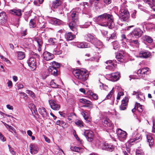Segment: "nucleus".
<instances>
[{
    "label": "nucleus",
    "mask_w": 155,
    "mask_h": 155,
    "mask_svg": "<svg viewBox=\"0 0 155 155\" xmlns=\"http://www.w3.org/2000/svg\"><path fill=\"white\" fill-rule=\"evenodd\" d=\"M99 24L104 26H108L109 28L114 27L113 18L112 15L104 13L99 16L97 18Z\"/></svg>",
    "instance_id": "f257e3e1"
},
{
    "label": "nucleus",
    "mask_w": 155,
    "mask_h": 155,
    "mask_svg": "<svg viewBox=\"0 0 155 155\" xmlns=\"http://www.w3.org/2000/svg\"><path fill=\"white\" fill-rule=\"evenodd\" d=\"M73 73L75 78L81 83L86 81L89 77L87 71L84 69L74 70Z\"/></svg>",
    "instance_id": "f03ea898"
},
{
    "label": "nucleus",
    "mask_w": 155,
    "mask_h": 155,
    "mask_svg": "<svg viewBox=\"0 0 155 155\" xmlns=\"http://www.w3.org/2000/svg\"><path fill=\"white\" fill-rule=\"evenodd\" d=\"M120 17L124 21H127L130 18V14L125 5L121 7L119 11Z\"/></svg>",
    "instance_id": "7ed1b4c3"
},
{
    "label": "nucleus",
    "mask_w": 155,
    "mask_h": 155,
    "mask_svg": "<svg viewBox=\"0 0 155 155\" xmlns=\"http://www.w3.org/2000/svg\"><path fill=\"white\" fill-rule=\"evenodd\" d=\"M52 66H49L48 71L49 74L54 76H57L58 75V69L60 67V64L54 61L52 62Z\"/></svg>",
    "instance_id": "20e7f679"
},
{
    "label": "nucleus",
    "mask_w": 155,
    "mask_h": 155,
    "mask_svg": "<svg viewBox=\"0 0 155 155\" xmlns=\"http://www.w3.org/2000/svg\"><path fill=\"white\" fill-rule=\"evenodd\" d=\"M84 38L86 40L91 42L94 45L100 46L102 45L101 43L98 40L95 36L90 34H88L84 36Z\"/></svg>",
    "instance_id": "39448f33"
},
{
    "label": "nucleus",
    "mask_w": 155,
    "mask_h": 155,
    "mask_svg": "<svg viewBox=\"0 0 155 155\" xmlns=\"http://www.w3.org/2000/svg\"><path fill=\"white\" fill-rule=\"evenodd\" d=\"M149 70V68L147 67L138 70L137 73L139 76L144 77L150 74V72Z\"/></svg>",
    "instance_id": "423d86ee"
},
{
    "label": "nucleus",
    "mask_w": 155,
    "mask_h": 155,
    "mask_svg": "<svg viewBox=\"0 0 155 155\" xmlns=\"http://www.w3.org/2000/svg\"><path fill=\"white\" fill-rule=\"evenodd\" d=\"M143 33V31L140 28H136L130 33V37L137 38L141 37Z\"/></svg>",
    "instance_id": "0eeeda50"
},
{
    "label": "nucleus",
    "mask_w": 155,
    "mask_h": 155,
    "mask_svg": "<svg viewBox=\"0 0 155 155\" xmlns=\"http://www.w3.org/2000/svg\"><path fill=\"white\" fill-rule=\"evenodd\" d=\"M28 63L32 71L34 70L36 68V59L34 57L30 58Z\"/></svg>",
    "instance_id": "6e6552de"
},
{
    "label": "nucleus",
    "mask_w": 155,
    "mask_h": 155,
    "mask_svg": "<svg viewBox=\"0 0 155 155\" xmlns=\"http://www.w3.org/2000/svg\"><path fill=\"white\" fill-rule=\"evenodd\" d=\"M84 134L89 141H91L94 136L93 132L90 130H86L84 132Z\"/></svg>",
    "instance_id": "1a4fd4ad"
},
{
    "label": "nucleus",
    "mask_w": 155,
    "mask_h": 155,
    "mask_svg": "<svg viewBox=\"0 0 155 155\" xmlns=\"http://www.w3.org/2000/svg\"><path fill=\"white\" fill-rule=\"evenodd\" d=\"M120 73L118 72L112 73L108 76L110 81H115L118 80L120 77Z\"/></svg>",
    "instance_id": "9d476101"
},
{
    "label": "nucleus",
    "mask_w": 155,
    "mask_h": 155,
    "mask_svg": "<svg viewBox=\"0 0 155 155\" xmlns=\"http://www.w3.org/2000/svg\"><path fill=\"white\" fill-rule=\"evenodd\" d=\"M78 22L72 21L69 25L70 29L76 34H77L78 33L77 23Z\"/></svg>",
    "instance_id": "9b49d317"
},
{
    "label": "nucleus",
    "mask_w": 155,
    "mask_h": 155,
    "mask_svg": "<svg viewBox=\"0 0 155 155\" xmlns=\"http://www.w3.org/2000/svg\"><path fill=\"white\" fill-rule=\"evenodd\" d=\"M49 104L51 108L54 110H58L60 107V105L58 104L54 100H51L49 101Z\"/></svg>",
    "instance_id": "f8f14e48"
},
{
    "label": "nucleus",
    "mask_w": 155,
    "mask_h": 155,
    "mask_svg": "<svg viewBox=\"0 0 155 155\" xmlns=\"http://www.w3.org/2000/svg\"><path fill=\"white\" fill-rule=\"evenodd\" d=\"M79 101L80 103L85 104V105L84 106V107L90 108H91L93 107L92 102L84 98H81L79 100Z\"/></svg>",
    "instance_id": "ddd939ff"
},
{
    "label": "nucleus",
    "mask_w": 155,
    "mask_h": 155,
    "mask_svg": "<svg viewBox=\"0 0 155 155\" xmlns=\"http://www.w3.org/2000/svg\"><path fill=\"white\" fill-rule=\"evenodd\" d=\"M43 58L45 60L49 61L52 59L54 57L53 54L47 51H45L43 54Z\"/></svg>",
    "instance_id": "4468645a"
},
{
    "label": "nucleus",
    "mask_w": 155,
    "mask_h": 155,
    "mask_svg": "<svg viewBox=\"0 0 155 155\" xmlns=\"http://www.w3.org/2000/svg\"><path fill=\"white\" fill-rule=\"evenodd\" d=\"M9 12L11 14L18 17H21L22 15L21 10L17 8L10 10Z\"/></svg>",
    "instance_id": "2eb2a0df"
},
{
    "label": "nucleus",
    "mask_w": 155,
    "mask_h": 155,
    "mask_svg": "<svg viewBox=\"0 0 155 155\" xmlns=\"http://www.w3.org/2000/svg\"><path fill=\"white\" fill-rule=\"evenodd\" d=\"M151 55V53L147 50L141 51L139 54V57L140 58H147Z\"/></svg>",
    "instance_id": "dca6fc26"
},
{
    "label": "nucleus",
    "mask_w": 155,
    "mask_h": 155,
    "mask_svg": "<svg viewBox=\"0 0 155 155\" xmlns=\"http://www.w3.org/2000/svg\"><path fill=\"white\" fill-rule=\"evenodd\" d=\"M128 101V98L127 97H125L122 101L121 104L120 106V110H124L126 109Z\"/></svg>",
    "instance_id": "f3484780"
},
{
    "label": "nucleus",
    "mask_w": 155,
    "mask_h": 155,
    "mask_svg": "<svg viewBox=\"0 0 155 155\" xmlns=\"http://www.w3.org/2000/svg\"><path fill=\"white\" fill-rule=\"evenodd\" d=\"M7 16L5 13L2 12L0 13V25H3L6 22Z\"/></svg>",
    "instance_id": "a211bd4d"
},
{
    "label": "nucleus",
    "mask_w": 155,
    "mask_h": 155,
    "mask_svg": "<svg viewBox=\"0 0 155 155\" xmlns=\"http://www.w3.org/2000/svg\"><path fill=\"white\" fill-rule=\"evenodd\" d=\"M103 149L107 150L110 151H113L114 149V146L109 145L107 143H104L102 147Z\"/></svg>",
    "instance_id": "6ab92c4d"
},
{
    "label": "nucleus",
    "mask_w": 155,
    "mask_h": 155,
    "mask_svg": "<svg viewBox=\"0 0 155 155\" xmlns=\"http://www.w3.org/2000/svg\"><path fill=\"white\" fill-rule=\"evenodd\" d=\"M30 148L31 153L32 154H34L37 153L38 150V147L36 145L31 144L29 146Z\"/></svg>",
    "instance_id": "aec40b11"
},
{
    "label": "nucleus",
    "mask_w": 155,
    "mask_h": 155,
    "mask_svg": "<svg viewBox=\"0 0 155 155\" xmlns=\"http://www.w3.org/2000/svg\"><path fill=\"white\" fill-rule=\"evenodd\" d=\"M89 44L85 42H79L76 43L75 45L80 48H85L90 47Z\"/></svg>",
    "instance_id": "412c9836"
},
{
    "label": "nucleus",
    "mask_w": 155,
    "mask_h": 155,
    "mask_svg": "<svg viewBox=\"0 0 155 155\" xmlns=\"http://www.w3.org/2000/svg\"><path fill=\"white\" fill-rule=\"evenodd\" d=\"M71 18L72 21H78V12L76 11H73L72 12L71 15Z\"/></svg>",
    "instance_id": "4be33fe9"
},
{
    "label": "nucleus",
    "mask_w": 155,
    "mask_h": 155,
    "mask_svg": "<svg viewBox=\"0 0 155 155\" xmlns=\"http://www.w3.org/2000/svg\"><path fill=\"white\" fill-rule=\"evenodd\" d=\"M103 125L105 127H111L112 126V123L111 121L108 118H105L102 120Z\"/></svg>",
    "instance_id": "5701e85b"
},
{
    "label": "nucleus",
    "mask_w": 155,
    "mask_h": 155,
    "mask_svg": "<svg viewBox=\"0 0 155 155\" xmlns=\"http://www.w3.org/2000/svg\"><path fill=\"white\" fill-rule=\"evenodd\" d=\"M38 111L44 118H46L47 116V114L45 108L43 107L39 108L38 110Z\"/></svg>",
    "instance_id": "b1692460"
},
{
    "label": "nucleus",
    "mask_w": 155,
    "mask_h": 155,
    "mask_svg": "<svg viewBox=\"0 0 155 155\" xmlns=\"http://www.w3.org/2000/svg\"><path fill=\"white\" fill-rule=\"evenodd\" d=\"M62 3V0H55L53 2L52 7L54 8L60 6Z\"/></svg>",
    "instance_id": "393cba45"
},
{
    "label": "nucleus",
    "mask_w": 155,
    "mask_h": 155,
    "mask_svg": "<svg viewBox=\"0 0 155 155\" xmlns=\"http://www.w3.org/2000/svg\"><path fill=\"white\" fill-rule=\"evenodd\" d=\"M147 138L149 145L151 147H152L154 143V139L150 134L147 135Z\"/></svg>",
    "instance_id": "a878e982"
},
{
    "label": "nucleus",
    "mask_w": 155,
    "mask_h": 155,
    "mask_svg": "<svg viewBox=\"0 0 155 155\" xmlns=\"http://www.w3.org/2000/svg\"><path fill=\"white\" fill-rule=\"evenodd\" d=\"M118 137L121 141H124L126 139L127 137V133L125 131H121L120 134H119Z\"/></svg>",
    "instance_id": "bb28decb"
},
{
    "label": "nucleus",
    "mask_w": 155,
    "mask_h": 155,
    "mask_svg": "<svg viewBox=\"0 0 155 155\" xmlns=\"http://www.w3.org/2000/svg\"><path fill=\"white\" fill-rule=\"evenodd\" d=\"M38 45V50L40 51L41 50V47L43 44L42 41L40 38H36L35 40Z\"/></svg>",
    "instance_id": "cd10ccee"
},
{
    "label": "nucleus",
    "mask_w": 155,
    "mask_h": 155,
    "mask_svg": "<svg viewBox=\"0 0 155 155\" xmlns=\"http://www.w3.org/2000/svg\"><path fill=\"white\" fill-rule=\"evenodd\" d=\"M124 57L123 54L122 53H118L117 54L116 58L118 61L120 62H122L124 61L123 58Z\"/></svg>",
    "instance_id": "c85d7f7f"
},
{
    "label": "nucleus",
    "mask_w": 155,
    "mask_h": 155,
    "mask_svg": "<svg viewBox=\"0 0 155 155\" xmlns=\"http://www.w3.org/2000/svg\"><path fill=\"white\" fill-rule=\"evenodd\" d=\"M81 114L83 116L84 119L87 122H90L91 120V118L90 116L86 114L84 111L82 112Z\"/></svg>",
    "instance_id": "c756f323"
},
{
    "label": "nucleus",
    "mask_w": 155,
    "mask_h": 155,
    "mask_svg": "<svg viewBox=\"0 0 155 155\" xmlns=\"http://www.w3.org/2000/svg\"><path fill=\"white\" fill-rule=\"evenodd\" d=\"M36 21L34 19H31L29 22V25L31 28H35L36 26Z\"/></svg>",
    "instance_id": "7c9ffc66"
},
{
    "label": "nucleus",
    "mask_w": 155,
    "mask_h": 155,
    "mask_svg": "<svg viewBox=\"0 0 155 155\" xmlns=\"http://www.w3.org/2000/svg\"><path fill=\"white\" fill-rule=\"evenodd\" d=\"M75 36L72 34L71 32H69L66 35V39L68 41L71 40L75 38Z\"/></svg>",
    "instance_id": "2f4dec72"
},
{
    "label": "nucleus",
    "mask_w": 155,
    "mask_h": 155,
    "mask_svg": "<svg viewBox=\"0 0 155 155\" xmlns=\"http://www.w3.org/2000/svg\"><path fill=\"white\" fill-rule=\"evenodd\" d=\"M17 57L18 59L22 60L25 58V54L23 52H18L17 53Z\"/></svg>",
    "instance_id": "473e14b6"
},
{
    "label": "nucleus",
    "mask_w": 155,
    "mask_h": 155,
    "mask_svg": "<svg viewBox=\"0 0 155 155\" xmlns=\"http://www.w3.org/2000/svg\"><path fill=\"white\" fill-rule=\"evenodd\" d=\"M143 39L148 43H151L153 41V39L150 36L145 35L143 37Z\"/></svg>",
    "instance_id": "72a5a7b5"
},
{
    "label": "nucleus",
    "mask_w": 155,
    "mask_h": 155,
    "mask_svg": "<svg viewBox=\"0 0 155 155\" xmlns=\"http://www.w3.org/2000/svg\"><path fill=\"white\" fill-rule=\"evenodd\" d=\"M144 2L151 7L155 4V0H144Z\"/></svg>",
    "instance_id": "f704fd0d"
},
{
    "label": "nucleus",
    "mask_w": 155,
    "mask_h": 155,
    "mask_svg": "<svg viewBox=\"0 0 155 155\" xmlns=\"http://www.w3.org/2000/svg\"><path fill=\"white\" fill-rule=\"evenodd\" d=\"M135 105V107H137L138 111L141 112L143 111L142 106L141 105H140V104L137 103H136Z\"/></svg>",
    "instance_id": "c9c22d12"
},
{
    "label": "nucleus",
    "mask_w": 155,
    "mask_h": 155,
    "mask_svg": "<svg viewBox=\"0 0 155 155\" xmlns=\"http://www.w3.org/2000/svg\"><path fill=\"white\" fill-rule=\"evenodd\" d=\"M62 52V51L61 50H59L58 47L54 49L53 51V54L56 55L60 54H61Z\"/></svg>",
    "instance_id": "e433bc0d"
},
{
    "label": "nucleus",
    "mask_w": 155,
    "mask_h": 155,
    "mask_svg": "<svg viewBox=\"0 0 155 155\" xmlns=\"http://www.w3.org/2000/svg\"><path fill=\"white\" fill-rule=\"evenodd\" d=\"M113 48L115 50H118L119 48V45L118 42L117 41H114L113 43Z\"/></svg>",
    "instance_id": "4c0bfd02"
},
{
    "label": "nucleus",
    "mask_w": 155,
    "mask_h": 155,
    "mask_svg": "<svg viewBox=\"0 0 155 155\" xmlns=\"http://www.w3.org/2000/svg\"><path fill=\"white\" fill-rule=\"evenodd\" d=\"M6 127L11 132H12V131H13L15 133H16V130L13 127H12L9 125L8 124H6Z\"/></svg>",
    "instance_id": "58836bf2"
},
{
    "label": "nucleus",
    "mask_w": 155,
    "mask_h": 155,
    "mask_svg": "<svg viewBox=\"0 0 155 155\" xmlns=\"http://www.w3.org/2000/svg\"><path fill=\"white\" fill-rule=\"evenodd\" d=\"M136 155H145L143 151L141 149L137 150Z\"/></svg>",
    "instance_id": "ea45409f"
},
{
    "label": "nucleus",
    "mask_w": 155,
    "mask_h": 155,
    "mask_svg": "<svg viewBox=\"0 0 155 155\" xmlns=\"http://www.w3.org/2000/svg\"><path fill=\"white\" fill-rule=\"evenodd\" d=\"M130 42L132 45H134L136 47L138 46L139 44L138 40H131Z\"/></svg>",
    "instance_id": "a19ab883"
},
{
    "label": "nucleus",
    "mask_w": 155,
    "mask_h": 155,
    "mask_svg": "<svg viewBox=\"0 0 155 155\" xmlns=\"http://www.w3.org/2000/svg\"><path fill=\"white\" fill-rule=\"evenodd\" d=\"M50 85L52 88H57L58 85L56 84L54 82V80H52L50 82Z\"/></svg>",
    "instance_id": "79ce46f5"
},
{
    "label": "nucleus",
    "mask_w": 155,
    "mask_h": 155,
    "mask_svg": "<svg viewBox=\"0 0 155 155\" xmlns=\"http://www.w3.org/2000/svg\"><path fill=\"white\" fill-rule=\"evenodd\" d=\"M116 33L115 32L112 33V34H109L108 36V38H107L108 40H109L110 39H114L116 37Z\"/></svg>",
    "instance_id": "37998d69"
},
{
    "label": "nucleus",
    "mask_w": 155,
    "mask_h": 155,
    "mask_svg": "<svg viewBox=\"0 0 155 155\" xmlns=\"http://www.w3.org/2000/svg\"><path fill=\"white\" fill-rule=\"evenodd\" d=\"M75 124L80 127H83V122L80 120H76L75 122Z\"/></svg>",
    "instance_id": "c03bdc74"
},
{
    "label": "nucleus",
    "mask_w": 155,
    "mask_h": 155,
    "mask_svg": "<svg viewBox=\"0 0 155 155\" xmlns=\"http://www.w3.org/2000/svg\"><path fill=\"white\" fill-rule=\"evenodd\" d=\"M26 92L29 94L32 97L34 98L35 97V94L32 91L29 90H26Z\"/></svg>",
    "instance_id": "a18cd8bd"
},
{
    "label": "nucleus",
    "mask_w": 155,
    "mask_h": 155,
    "mask_svg": "<svg viewBox=\"0 0 155 155\" xmlns=\"http://www.w3.org/2000/svg\"><path fill=\"white\" fill-rule=\"evenodd\" d=\"M114 89L113 88L110 91L109 93L107 95L106 97L105 98L106 99H109L111 97L113 93V92Z\"/></svg>",
    "instance_id": "49530a36"
},
{
    "label": "nucleus",
    "mask_w": 155,
    "mask_h": 155,
    "mask_svg": "<svg viewBox=\"0 0 155 155\" xmlns=\"http://www.w3.org/2000/svg\"><path fill=\"white\" fill-rule=\"evenodd\" d=\"M9 149L10 152L13 155H15V152L14 151V149L13 148H12L9 145H8Z\"/></svg>",
    "instance_id": "de8ad7c7"
},
{
    "label": "nucleus",
    "mask_w": 155,
    "mask_h": 155,
    "mask_svg": "<svg viewBox=\"0 0 155 155\" xmlns=\"http://www.w3.org/2000/svg\"><path fill=\"white\" fill-rule=\"evenodd\" d=\"M32 109L33 110H31L32 113L33 114L34 113L36 115L37 113V111L36 110V108L34 105H32Z\"/></svg>",
    "instance_id": "09e8293b"
},
{
    "label": "nucleus",
    "mask_w": 155,
    "mask_h": 155,
    "mask_svg": "<svg viewBox=\"0 0 155 155\" xmlns=\"http://www.w3.org/2000/svg\"><path fill=\"white\" fill-rule=\"evenodd\" d=\"M72 148L71 149L72 150L74 151L77 152H79L81 148L79 147H72Z\"/></svg>",
    "instance_id": "8fccbe9b"
},
{
    "label": "nucleus",
    "mask_w": 155,
    "mask_h": 155,
    "mask_svg": "<svg viewBox=\"0 0 155 155\" xmlns=\"http://www.w3.org/2000/svg\"><path fill=\"white\" fill-rule=\"evenodd\" d=\"M121 40L122 41H127L128 39L127 38L125 35L123 34L121 35Z\"/></svg>",
    "instance_id": "3c124183"
},
{
    "label": "nucleus",
    "mask_w": 155,
    "mask_h": 155,
    "mask_svg": "<svg viewBox=\"0 0 155 155\" xmlns=\"http://www.w3.org/2000/svg\"><path fill=\"white\" fill-rule=\"evenodd\" d=\"M18 90L22 88L23 87V84L21 83H17L16 84Z\"/></svg>",
    "instance_id": "603ef678"
},
{
    "label": "nucleus",
    "mask_w": 155,
    "mask_h": 155,
    "mask_svg": "<svg viewBox=\"0 0 155 155\" xmlns=\"http://www.w3.org/2000/svg\"><path fill=\"white\" fill-rule=\"evenodd\" d=\"M0 139L3 141H5L6 140V138L3 136L1 132H0Z\"/></svg>",
    "instance_id": "864d4df0"
},
{
    "label": "nucleus",
    "mask_w": 155,
    "mask_h": 155,
    "mask_svg": "<svg viewBox=\"0 0 155 155\" xmlns=\"http://www.w3.org/2000/svg\"><path fill=\"white\" fill-rule=\"evenodd\" d=\"M134 138L136 142V143H137L138 142L140 141L141 140L142 137H141V136H137Z\"/></svg>",
    "instance_id": "5fc2aeb1"
},
{
    "label": "nucleus",
    "mask_w": 155,
    "mask_h": 155,
    "mask_svg": "<svg viewBox=\"0 0 155 155\" xmlns=\"http://www.w3.org/2000/svg\"><path fill=\"white\" fill-rule=\"evenodd\" d=\"M7 84L8 86L9 87V88H11L12 87V83L11 81H9L7 82Z\"/></svg>",
    "instance_id": "6e6d98bb"
},
{
    "label": "nucleus",
    "mask_w": 155,
    "mask_h": 155,
    "mask_svg": "<svg viewBox=\"0 0 155 155\" xmlns=\"http://www.w3.org/2000/svg\"><path fill=\"white\" fill-rule=\"evenodd\" d=\"M111 0H103L104 2L107 5H109L111 3Z\"/></svg>",
    "instance_id": "4d7b16f0"
},
{
    "label": "nucleus",
    "mask_w": 155,
    "mask_h": 155,
    "mask_svg": "<svg viewBox=\"0 0 155 155\" xmlns=\"http://www.w3.org/2000/svg\"><path fill=\"white\" fill-rule=\"evenodd\" d=\"M139 92L134 91L132 94L133 95H136L137 97L138 98H140V96H139Z\"/></svg>",
    "instance_id": "13d9d810"
},
{
    "label": "nucleus",
    "mask_w": 155,
    "mask_h": 155,
    "mask_svg": "<svg viewBox=\"0 0 155 155\" xmlns=\"http://www.w3.org/2000/svg\"><path fill=\"white\" fill-rule=\"evenodd\" d=\"M148 27H149L150 28L152 29L155 28V25L154 24L150 23L148 25Z\"/></svg>",
    "instance_id": "bf43d9fd"
},
{
    "label": "nucleus",
    "mask_w": 155,
    "mask_h": 155,
    "mask_svg": "<svg viewBox=\"0 0 155 155\" xmlns=\"http://www.w3.org/2000/svg\"><path fill=\"white\" fill-rule=\"evenodd\" d=\"M129 143H136L134 138L131 139L128 141Z\"/></svg>",
    "instance_id": "052dcab7"
},
{
    "label": "nucleus",
    "mask_w": 155,
    "mask_h": 155,
    "mask_svg": "<svg viewBox=\"0 0 155 155\" xmlns=\"http://www.w3.org/2000/svg\"><path fill=\"white\" fill-rule=\"evenodd\" d=\"M103 34L104 35L106 36L107 37V39L108 38V34L107 31H104L102 32Z\"/></svg>",
    "instance_id": "680f3d73"
},
{
    "label": "nucleus",
    "mask_w": 155,
    "mask_h": 155,
    "mask_svg": "<svg viewBox=\"0 0 155 155\" xmlns=\"http://www.w3.org/2000/svg\"><path fill=\"white\" fill-rule=\"evenodd\" d=\"M136 11L135 10H134L133 12V13L131 15V17L133 18H136Z\"/></svg>",
    "instance_id": "e2e57ef3"
},
{
    "label": "nucleus",
    "mask_w": 155,
    "mask_h": 155,
    "mask_svg": "<svg viewBox=\"0 0 155 155\" xmlns=\"http://www.w3.org/2000/svg\"><path fill=\"white\" fill-rule=\"evenodd\" d=\"M92 97L94 100H97V94H92L91 95Z\"/></svg>",
    "instance_id": "0e129e2a"
},
{
    "label": "nucleus",
    "mask_w": 155,
    "mask_h": 155,
    "mask_svg": "<svg viewBox=\"0 0 155 155\" xmlns=\"http://www.w3.org/2000/svg\"><path fill=\"white\" fill-rule=\"evenodd\" d=\"M114 66V65H112L111 66H110L109 65H108L106 67V68L107 69H109L110 70H112L113 69V67Z\"/></svg>",
    "instance_id": "69168bd1"
},
{
    "label": "nucleus",
    "mask_w": 155,
    "mask_h": 155,
    "mask_svg": "<svg viewBox=\"0 0 155 155\" xmlns=\"http://www.w3.org/2000/svg\"><path fill=\"white\" fill-rule=\"evenodd\" d=\"M6 107L7 108L9 109V110H13V106L10 105L9 104H7L6 105Z\"/></svg>",
    "instance_id": "338daca9"
},
{
    "label": "nucleus",
    "mask_w": 155,
    "mask_h": 155,
    "mask_svg": "<svg viewBox=\"0 0 155 155\" xmlns=\"http://www.w3.org/2000/svg\"><path fill=\"white\" fill-rule=\"evenodd\" d=\"M152 132L153 133H155V122H153V123Z\"/></svg>",
    "instance_id": "774afa93"
}]
</instances>
